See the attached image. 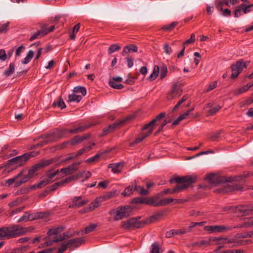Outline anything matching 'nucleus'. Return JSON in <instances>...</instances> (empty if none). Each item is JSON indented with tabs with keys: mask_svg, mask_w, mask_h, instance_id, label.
<instances>
[{
	"mask_svg": "<svg viewBox=\"0 0 253 253\" xmlns=\"http://www.w3.org/2000/svg\"><path fill=\"white\" fill-rule=\"evenodd\" d=\"M137 51L138 47L136 45L134 44H128L124 47L122 54L123 56H125L126 54L131 52H137Z\"/></svg>",
	"mask_w": 253,
	"mask_h": 253,
	"instance_id": "nucleus-22",
	"label": "nucleus"
},
{
	"mask_svg": "<svg viewBox=\"0 0 253 253\" xmlns=\"http://www.w3.org/2000/svg\"><path fill=\"white\" fill-rule=\"evenodd\" d=\"M29 231L28 228L19 225H12L0 228V240H8L25 235Z\"/></svg>",
	"mask_w": 253,
	"mask_h": 253,
	"instance_id": "nucleus-1",
	"label": "nucleus"
},
{
	"mask_svg": "<svg viewBox=\"0 0 253 253\" xmlns=\"http://www.w3.org/2000/svg\"><path fill=\"white\" fill-rule=\"evenodd\" d=\"M10 22H7L4 24H0V33H5L8 30Z\"/></svg>",
	"mask_w": 253,
	"mask_h": 253,
	"instance_id": "nucleus-46",
	"label": "nucleus"
},
{
	"mask_svg": "<svg viewBox=\"0 0 253 253\" xmlns=\"http://www.w3.org/2000/svg\"><path fill=\"white\" fill-rule=\"evenodd\" d=\"M63 227H60L49 230L47 233L48 236L52 239V240L51 241L48 242L47 244L50 245L52 244V242L56 243L59 241H61L65 240V234L63 236H60V237L58 238L52 237V236L57 235L58 234H60V232L63 230Z\"/></svg>",
	"mask_w": 253,
	"mask_h": 253,
	"instance_id": "nucleus-12",
	"label": "nucleus"
},
{
	"mask_svg": "<svg viewBox=\"0 0 253 253\" xmlns=\"http://www.w3.org/2000/svg\"><path fill=\"white\" fill-rule=\"evenodd\" d=\"M88 127L89 126L85 125L83 126H79L78 127H75L72 129H69V132L70 133L77 134L84 131V130H85L86 128Z\"/></svg>",
	"mask_w": 253,
	"mask_h": 253,
	"instance_id": "nucleus-27",
	"label": "nucleus"
},
{
	"mask_svg": "<svg viewBox=\"0 0 253 253\" xmlns=\"http://www.w3.org/2000/svg\"><path fill=\"white\" fill-rule=\"evenodd\" d=\"M114 173H119L121 171L122 168L119 163L111 164L108 166Z\"/></svg>",
	"mask_w": 253,
	"mask_h": 253,
	"instance_id": "nucleus-30",
	"label": "nucleus"
},
{
	"mask_svg": "<svg viewBox=\"0 0 253 253\" xmlns=\"http://www.w3.org/2000/svg\"><path fill=\"white\" fill-rule=\"evenodd\" d=\"M7 58V56L5 51L4 49L0 50V60L2 61H5Z\"/></svg>",
	"mask_w": 253,
	"mask_h": 253,
	"instance_id": "nucleus-62",
	"label": "nucleus"
},
{
	"mask_svg": "<svg viewBox=\"0 0 253 253\" xmlns=\"http://www.w3.org/2000/svg\"><path fill=\"white\" fill-rule=\"evenodd\" d=\"M135 191V187L133 185H129L122 192V194L124 196H128Z\"/></svg>",
	"mask_w": 253,
	"mask_h": 253,
	"instance_id": "nucleus-36",
	"label": "nucleus"
},
{
	"mask_svg": "<svg viewBox=\"0 0 253 253\" xmlns=\"http://www.w3.org/2000/svg\"><path fill=\"white\" fill-rule=\"evenodd\" d=\"M51 163V160H46L39 164H36L30 169L27 174L23 175L20 181L15 182V186H19L22 184L28 181L31 178L34 176L35 172L39 169L48 166Z\"/></svg>",
	"mask_w": 253,
	"mask_h": 253,
	"instance_id": "nucleus-5",
	"label": "nucleus"
},
{
	"mask_svg": "<svg viewBox=\"0 0 253 253\" xmlns=\"http://www.w3.org/2000/svg\"><path fill=\"white\" fill-rule=\"evenodd\" d=\"M242 188V187L238 186L237 184H227L223 188L219 189L218 190H215L214 191L218 193H228L232 191L239 190L241 189Z\"/></svg>",
	"mask_w": 253,
	"mask_h": 253,
	"instance_id": "nucleus-17",
	"label": "nucleus"
},
{
	"mask_svg": "<svg viewBox=\"0 0 253 253\" xmlns=\"http://www.w3.org/2000/svg\"><path fill=\"white\" fill-rule=\"evenodd\" d=\"M121 49V46L116 44H113L110 45L108 48L109 54H112L115 51H118Z\"/></svg>",
	"mask_w": 253,
	"mask_h": 253,
	"instance_id": "nucleus-47",
	"label": "nucleus"
},
{
	"mask_svg": "<svg viewBox=\"0 0 253 253\" xmlns=\"http://www.w3.org/2000/svg\"><path fill=\"white\" fill-rule=\"evenodd\" d=\"M216 86H217V82H216V81L213 82L212 83L208 85V86L207 89L205 90V91L206 92H209V91L213 90V89H214Z\"/></svg>",
	"mask_w": 253,
	"mask_h": 253,
	"instance_id": "nucleus-58",
	"label": "nucleus"
},
{
	"mask_svg": "<svg viewBox=\"0 0 253 253\" xmlns=\"http://www.w3.org/2000/svg\"><path fill=\"white\" fill-rule=\"evenodd\" d=\"M253 86V83L252 84H248L244 86L235 90L234 91L233 94L235 96L239 95L240 94H242L244 92L247 91L250 87Z\"/></svg>",
	"mask_w": 253,
	"mask_h": 253,
	"instance_id": "nucleus-25",
	"label": "nucleus"
},
{
	"mask_svg": "<svg viewBox=\"0 0 253 253\" xmlns=\"http://www.w3.org/2000/svg\"><path fill=\"white\" fill-rule=\"evenodd\" d=\"M206 179L211 184L217 185L218 184L224 183L226 182H232L233 181H238L237 177L220 176L214 173H210L207 175Z\"/></svg>",
	"mask_w": 253,
	"mask_h": 253,
	"instance_id": "nucleus-8",
	"label": "nucleus"
},
{
	"mask_svg": "<svg viewBox=\"0 0 253 253\" xmlns=\"http://www.w3.org/2000/svg\"><path fill=\"white\" fill-rule=\"evenodd\" d=\"M133 203L135 204H144L147 205L148 198H136L133 199Z\"/></svg>",
	"mask_w": 253,
	"mask_h": 253,
	"instance_id": "nucleus-49",
	"label": "nucleus"
},
{
	"mask_svg": "<svg viewBox=\"0 0 253 253\" xmlns=\"http://www.w3.org/2000/svg\"><path fill=\"white\" fill-rule=\"evenodd\" d=\"M52 107H58L61 109H63L66 108V106L61 97H59L57 100H55L52 105Z\"/></svg>",
	"mask_w": 253,
	"mask_h": 253,
	"instance_id": "nucleus-28",
	"label": "nucleus"
},
{
	"mask_svg": "<svg viewBox=\"0 0 253 253\" xmlns=\"http://www.w3.org/2000/svg\"><path fill=\"white\" fill-rule=\"evenodd\" d=\"M132 208L129 206L118 207L116 209L111 210L109 211V214L110 215L115 214L114 220L115 221H118L129 216L132 211Z\"/></svg>",
	"mask_w": 253,
	"mask_h": 253,
	"instance_id": "nucleus-7",
	"label": "nucleus"
},
{
	"mask_svg": "<svg viewBox=\"0 0 253 253\" xmlns=\"http://www.w3.org/2000/svg\"><path fill=\"white\" fill-rule=\"evenodd\" d=\"M34 53L32 50H29L25 58L22 60V63L23 64H28L34 56Z\"/></svg>",
	"mask_w": 253,
	"mask_h": 253,
	"instance_id": "nucleus-37",
	"label": "nucleus"
},
{
	"mask_svg": "<svg viewBox=\"0 0 253 253\" xmlns=\"http://www.w3.org/2000/svg\"><path fill=\"white\" fill-rule=\"evenodd\" d=\"M241 12H242V10H241V7H240V5L236 7L235 10L234 11V16H235V17L236 18L239 17L241 16Z\"/></svg>",
	"mask_w": 253,
	"mask_h": 253,
	"instance_id": "nucleus-64",
	"label": "nucleus"
},
{
	"mask_svg": "<svg viewBox=\"0 0 253 253\" xmlns=\"http://www.w3.org/2000/svg\"><path fill=\"white\" fill-rule=\"evenodd\" d=\"M26 171L25 170H22L20 171V172H19L18 174H17L16 175H15L14 177L12 178H10V179H7L6 180L5 182L8 185V186H10L11 185L12 183H13L14 182H16V181H17L18 180V179L21 177H22L23 176V174H24V173H25V172Z\"/></svg>",
	"mask_w": 253,
	"mask_h": 253,
	"instance_id": "nucleus-26",
	"label": "nucleus"
},
{
	"mask_svg": "<svg viewBox=\"0 0 253 253\" xmlns=\"http://www.w3.org/2000/svg\"><path fill=\"white\" fill-rule=\"evenodd\" d=\"M244 251L241 250H227L221 252L220 253H244Z\"/></svg>",
	"mask_w": 253,
	"mask_h": 253,
	"instance_id": "nucleus-60",
	"label": "nucleus"
},
{
	"mask_svg": "<svg viewBox=\"0 0 253 253\" xmlns=\"http://www.w3.org/2000/svg\"><path fill=\"white\" fill-rule=\"evenodd\" d=\"M109 85L115 89H121L124 88V85L121 84H117L115 82L110 81L109 82Z\"/></svg>",
	"mask_w": 253,
	"mask_h": 253,
	"instance_id": "nucleus-45",
	"label": "nucleus"
},
{
	"mask_svg": "<svg viewBox=\"0 0 253 253\" xmlns=\"http://www.w3.org/2000/svg\"><path fill=\"white\" fill-rule=\"evenodd\" d=\"M164 49L166 54L168 55H170L172 52L171 47L169 46L168 43H165L164 44Z\"/></svg>",
	"mask_w": 253,
	"mask_h": 253,
	"instance_id": "nucleus-56",
	"label": "nucleus"
},
{
	"mask_svg": "<svg viewBox=\"0 0 253 253\" xmlns=\"http://www.w3.org/2000/svg\"><path fill=\"white\" fill-rule=\"evenodd\" d=\"M135 191H136L138 193L141 195H147L149 194V191L145 189L143 187L135 185Z\"/></svg>",
	"mask_w": 253,
	"mask_h": 253,
	"instance_id": "nucleus-40",
	"label": "nucleus"
},
{
	"mask_svg": "<svg viewBox=\"0 0 253 253\" xmlns=\"http://www.w3.org/2000/svg\"><path fill=\"white\" fill-rule=\"evenodd\" d=\"M123 123V121L115 123L109 125L108 127L103 128L102 135H105L108 133L113 132L116 128Z\"/></svg>",
	"mask_w": 253,
	"mask_h": 253,
	"instance_id": "nucleus-20",
	"label": "nucleus"
},
{
	"mask_svg": "<svg viewBox=\"0 0 253 253\" xmlns=\"http://www.w3.org/2000/svg\"><path fill=\"white\" fill-rule=\"evenodd\" d=\"M249 63L250 62H244L243 60L241 59L233 64L231 66L232 69L231 78L233 79L236 78L242 72L243 69L247 68Z\"/></svg>",
	"mask_w": 253,
	"mask_h": 253,
	"instance_id": "nucleus-10",
	"label": "nucleus"
},
{
	"mask_svg": "<svg viewBox=\"0 0 253 253\" xmlns=\"http://www.w3.org/2000/svg\"><path fill=\"white\" fill-rule=\"evenodd\" d=\"M161 248L159 244L155 242L151 245V250L150 253H161Z\"/></svg>",
	"mask_w": 253,
	"mask_h": 253,
	"instance_id": "nucleus-39",
	"label": "nucleus"
},
{
	"mask_svg": "<svg viewBox=\"0 0 253 253\" xmlns=\"http://www.w3.org/2000/svg\"><path fill=\"white\" fill-rule=\"evenodd\" d=\"M233 229L236 228H248L247 225H246V222L245 218H244L242 221V222L238 225L235 226L234 227L232 226Z\"/></svg>",
	"mask_w": 253,
	"mask_h": 253,
	"instance_id": "nucleus-57",
	"label": "nucleus"
},
{
	"mask_svg": "<svg viewBox=\"0 0 253 253\" xmlns=\"http://www.w3.org/2000/svg\"><path fill=\"white\" fill-rule=\"evenodd\" d=\"M168 73V69L166 66H163L160 67V77L161 80H163L165 78Z\"/></svg>",
	"mask_w": 253,
	"mask_h": 253,
	"instance_id": "nucleus-42",
	"label": "nucleus"
},
{
	"mask_svg": "<svg viewBox=\"0 0 253 253\" xmlns=\"http://www.w3.org/2000/svg\"><path fill=\"white\" fill-rule=\"evenodd\" d=\"M173 194H175V192L174 191H173V188L172 189L168 188V189H165L163 191H161L160 193L158 194V195H159L160 196H163L164 195Z\"/></svg>",
	"mask_w": 253,
	"mask_h": 253,
	"instance_id": "nucleus-54",
	"label": "nucleus"
},
{
	"mask_svg": "<svg viewBox=\"0 0 253 253\" xmlns=\"http://www.w3.org/2000/svg\"><path fill=\"white\" fill-rule=\"evenodd\" d=\"M245 219L248 228L251 227H253V216L248 218H245Z\"/></svg>",
	"mask_w": 253,
	"mask_h": 253,
	"instance_id": "nucleus-59",
	"label": "nucleus"
},
{
	"mask_svg": "<svg viewBox=\"0 0 253 253\" xmlns=\"http://www.w3.org/2000/svg\"><path fill=\"white\" fill-rule=\"evenodd\" d=\"M160 67L158 65H155L153 68V72L148 78L147 80L149 81L155 80L159 76Z\"/></svg>",
	"mask_w": 253,
	"mask_h": 253,
	"instance_id": "nucleus-24",
	"label": "nucleus"
},
{
	"mask_svg": "<svg viewBox=\"0 0 253 253\" xmlns=\"http://www.w3.org/2000/svg\"><path fill=\"white\" fill-rule=\"evenodd\" d=\"M73 91L74 92H80L83 96L86 94V88L84 86H77L74 88Z\"/></svg>",
	"mask_w": 253,
	"mask_h": 253,
	"instance_id": "nucleus-43",
	"label": "nucleus"
},
{
	"mask_svg": "<svg viewBox=\"0 0 253 253\" xmlns=\"http://www.w3.org/2000/svg\"><path fill=\"white\" fill-rule=\"evenodd\" d=\"M252 205H239L235 207V211L239 212L241 215H248L252 212Z\"/></svg>",
	"mask_w": 253,
	"mask_h": 253,
	"instance_id": "nucleus-16",
	"label": "nucleus"
},
{
	"mask_svg": "<svg viewBox=\"0 0 253 253\" xmlns=\"http://www.w3.org/2000/svg\"><path fill=\"white\" fill-rule=\"evenodd\" d=\"M165 115V113H161L150 122L145 125L143 126L142 130L148 129V131L140 133L134 141L129 143V146L133 147L135 146L149 136L152 133L153 130L156 125V122L163 118Z\"/></svg>",
	"mask_w": 253,
	"mask_h": 253,
	"instance_id": "nucleus-2",
	"label": "nucleus"
},
{
	"mask_svg": "<svg viewBox=\"0 0 253 253\" xmlns=\"http://www.w3.org/2000/svg\"><path fill=\"white\" fill-rule=\"evenodd\" d=\"M80 28V24L78 23L73 28V31L69 35L71 40H74L76 38V34L77 33Z\"/></svg>",
	"mask_w": 253,
	"mask_h": 253,
	"instance_id": "nucleus-35",
	"label": "nucleus"
},
{
	"mask_svg": "<svg viewBox=\"0 0 253 253\" xmlns=\"http://www.w3.org/2000/svg\"><path fill=\"white\" fill-rule=\"evenodd\" d=\"M96 224L94 223L90 224L85 228L83 233L84 234H88L93 231L96 228Z\"/></svg>",
	"mask_w": 253,
	"mask_h": 253,
	"instance_id": "nucleus-44",
	"label": "nucleus"
},
{
	"mask_svg": "<svg viewBox=\"0 0 253 253\" xmlns=\"http://www.w3.org/2000/svg\"><path fill=\"white\" fill-rule=\"evenodd\" d=\"M116 190H112L111 191L106 193L105 194L100 197V198L102 199V201H106L114 197L116 195Z\"/></svg>",
	"mask_w": 253,
	"mask_h": 253,
	"instance_id": "nucleus-31",
	"label": "nucleus"
},
{
	"mask_svg": "<svg viewBox=\"0 0 253 253\" xmlns=\"http://www.w3.org/2000/svg\"><path fill=\"white\" fill-rule=\"evenodd\" d=\"M205 228L207 230L211 233H221L233 229V227L232 226L224 225L207 226Z\"/></svg>",
	"mask_w": 253,
	"mask_h": 253,
	"instance_id": "nucleus-14",
	"label": "nucleus"
},
{
	"mask_svg": "<svg viewBox=\"0 0 253 253\" xmlns=\"http://www.w3.org/2000/svg\"><path fill=\"white\" fill-rule=\"evenodd\" d=\"M30 221L38 219H46L48 217L49 213L48 212H35L33 213L28 214Z\"/></svg>",
	"mask_w": 253,
	"mask_h": 253,
	"instance_id": "nucleus-18",
	"label": "nucleus"
},
{
	"mask_svg": "<svg viewBox=\"0 0 253 253\" xmlns=\"http://www.w3.org/2000/svg\"><path fill=\"white\" fill-rule=\"evenodd\" d=\"M28 214V212H25V214L18 220L17 222H26L30 221Z\"/></svg>",
	"mask_w": 253,
	"mask_h": 253,
	"instance_id": "nucleus-53",
	"label": "nucleus"
},
{
	"mask_svg": "<svg viewBox=\"0 0 253 253\" xmlns=\"http://www.w3.org/2000/svg\"><path fill=\"white\" fill-rule=\"evenodd\" d=\"M84 242L83 238H73L69 240L67 242L69 248L70 249L77 248Z\"/></svg>",
	"mask_w": 253,
	"mask_h": 253,
	"instance_id": "nucleus-19",
	"label": "nucleus"
},
{
	"mask_svg": "<svg viewBox=\"0 0 253 253\" xmlns=\"http://www.w3.org/2000/svg\"><path fill=\"white\" fill-rule=\"evenodd\" d=\"M174 199L171 198H167L161 199L160 207L168 205L174 202Z\"/></svg>",
	"mask_w": 253,
	"mask_h": 253,
	"instance_id": "nucleus-41",
	"label": "nucleus"
},
{
	"mask_svg": "<svg viewBox=\"0 0 253 253\" xmlns=\"http://www.w3.org/2000/svg\"><path fill=\"white\" fill-rule=\"evenodd\" d=\"M55 29L54 26H52L49 28L47 27V25H44L42 27L41 30L34 34L30 38V41H33L36 39L41 38L49 32L53 31Z\"/></svg>",
	"mask_w": 253,
	"mask_h": 253,
	"instance_id": "nucleus-13",
	"label": "nucleus"
},
{
	"mask_svg": "<svg viewBox=\"0 0 253 253\" xmlns=\"http://www.w3.org/2000/svg\"><path fill=\"white\" fill-rule=\"evenodd\" d=\"M38 154L39 153L38 152L35 153L32 152L15 157L9 160L7 162L6 166H12L13 168H11V169L21 167L24 165L31 157H34Z\"/></svg>",
	"mask_w": 253,
	"mask_h": 253,
	"instance_id": "nucleus-6",
	"label": "nucleus"
},
{
	"mask_svg": "<svg viewBox=\"0 0 253 253\" xmlns=\"http://www.w3.org/2000/svg\"><path fill=\"white\" fill-rule=\"evenodd\" d=\"M14 71L15 65L13 63H11L8 68L4 72L3 74L5 77H9L13 74Z\"/></svg>",
	"mask_w": 253,
	"mask_h": 253,
	"instance_id": "nucleus-32",
	"label": "nucleus"
},
{
	"mask_svg": "<svg viewBox=\"0 0 253 253\" xmlns=\"http://www.w3.org/2000/svg\"><path fill=\"white\" fill-rule=\"evenodd\" d=\"M69 133V129L66 128L56 129L50 133L42 135L41 137L45 140L42 141L39 145L42 146L47 143L56 141L65 137Z\"/></svg>",
	"mask_w": 253,
	"mask_h": 253,
	"instance_id": "nucleus-3",
	"label": "nucleus"
},
{
	"mask_svg": "<svg viewBox=\"0 0 253 253\" xmlns=\"http://www.w3.org/2000/svg\"><path fill=\"white\" fill-rule=\"evenodd\" d=\"M87 200H83L82 196L75 197L72 200V204L69 206L70 208H80L87 203Z\"/></svg>",
	"mask_w": 253,
	"mask_h": 253,
	"instance_id": "nucleus-15",
	"label": "nucleus"
},
{
	"mask_svg": "<svg viewBox=\"0 0 253 253\" xmlns=\"http://www.w3.org/2000/svg\"><path fill=\"white\" fill-rule=\"evenodd\" d=\"M82 98V97L81 95H78L76 94H70L68 96V102H79Z\"/></svg>",
	"mask_w": 253,
	"mask_h": 253,
	"instance_id": "nucleus-34",
	"label": "nucleus"
},
{
	"mask_svg": "<svg viewBox=\"0 0 253 253\" xmlns=\"http://www.w3.org/2000/svg\"><path fill=\"white\" fill-rule=\"evenodd\" d=\"M98 207V203L97 202H95L93 203H91V204L89 205V207L84 209V210H81V213H84L86 212H88L89 211H91L95 209V208Z\"/></svg>",
	"mask_w": 253,
	"mask_h": 253,
	"instance_id": "nucleus-38",
	"label": "nucleus"
},
{
	"mask_svg": "<svg viewBox=\"0 0 253 253\" xmlns=\"http://www.w3.org/2000/svg\"><path fill=\"white\" fill-rule=\"evenodd\" d=\"M140 217L138 218H131L122 222V227L125 229L139 228L141 227L142 223L139 221Z\"/></svg>",
	"mask_w": 253,
	"mask_h": 253,
	"instance_id": "nucleus-11",
	"label": "nucleus"
},
{
	"mask_svg": "<svg viewBox=\"0 0 253 253\" xmlns=\"http://www.w3.org/2000/svg\"><path fill=\"white\" fill-rule=\"evenodd\" d=\"M88 137L89 135L88 134L84 135L83 136L76 135L69 141L70 145L75 146L86 139Z\"/></svg>",
	"mask_w": 253,
	"mask_h": 253,
	"instance_id": "nucleus-21",
	"label": "nucleus"
},
{
	"mask_svg": "<svg viewBox=\"0 0 253 253\" xmlns=\"http://www.w3.org/2000/svg\"><path fill=\"white\" fill-rule=\"evenodd\" d=\"M189 98V96L188 95L186 94V95H184L182 96V97L181 98V99L180 100H179L178 101V102L177 103V104L174 106V107L173 108L172 110V112H174L175 111V110H176L179 107V106L183 103L185 101H186Z\"/></svg>",
	"mask_w": 253,
	"mask_h": 253,
	"instance_id": "nucleus-33",
	"label": "nucleus"
},
{
	"mask_svg": "<svg viewBox=\"0 0 253 253\" xmlns=\"http://www.w3.org/2000/svg\"><path fill=\"white\" fill-rule=\"evenodd\" d=\"M169 182L171 183L176 182L178 184V185L173 188V191L177 194L189 187L192 183L195 182V179L190 176L176 177L171 179Z\"/></svg>",
	"mask_w": 253,
	"mask_h": 253,
	"instance_id": "nucleus-4",
	"label": "nucleus"
},
{
	"mask_svg": "<svg viewBox=\"0 0 253 253\" xmlns=\"http://www.w3.org/2000/svg\"><path fill=\"white\" fill-rule=\"evenodd\" d=\"M177 24L176 22H173L171 24L164 26L162 29L166 31H171L172 30Z\"/></svg>",
	"mask_w": 253,
	"mask_h": 253,
	"instance_id": "nucleus-51",
	"label": "nucleus"
},
{
	"mask_svg": "<svg viewBox=\"0 0 253 253\" xmlns=\"http://www.w3.org/2000/svg\"><path fill=\"white\" fill-rule=\"evenodd\" d=\"M161 199L157 196H153L148 198L147 205L155 207H160Z\"/></svg>",
	"mask_w": 253,
	"mask_h": 253,
	"instance_id": "nucleus-23",
	"label": "nucleus"
},
{
	"mask_svg": "<svg viewBox=\"0 0 253 253\" xmlns=\"http://www.w3.org/2000/svg\"><path fill=\"white\" fill-rule=\"evenodd\" d=\"M75 165V164H73L67 168L61 169L60 171L61 173L65 174L66 175L72 174L76 170V169L74 168Z\"/></svg>",
	"mask_w": 253,
	"mask_h": 253,
	"instance_id": "nucleus-29",
	"label": "nucleus"
},
{
	"mask_svg": "<svg viewBox=\"0 0 253 253\" xmlns=\"http://www.w3.org/2000/svg\"><path fill=\"white\" fill-rule=\"evenodd\" d=\"M68 145H70L69 141H65L56 145L55 148L56 150L63 149L66 148Z\"/></svg>",
	"mask_w": 253,
	"mask_h": 253,
	"instance_id": "nucleus-52",
	"label": "nucleus"
},
{
	"mask_svg": "<svg viewBox=\"0 0 253 253\" xmlns=\"http://www.w3.org/2000/svg\"><path fill=\"white\" fill-rule=\"evenodd\" d=\"M221 106L219 105H217L216 106L212 107L211 109H210L208 113L209 115H214L217 112H218L220 109Z\"/></svg>",
	"mask_w": 253,
	"mask_h": 253,
	"instance_id": "nucleus-50",
	"label": "nucleus"
},
{
	"mask_svg": "<svg viewBox=\"0 0 253 253\" xmlns=\"http://www.w3.org/2000/svg\"><path fill=\"white\" fill-rule=\"evenodd\" d=\"M99 157H100V155L98 154H97V155H95L94 156L89 158L88 159H87L85 161V162L88 163H92L93 162L96 161L98 160Z\"/></svg>",
	"mask_w": 253,
	"mask_h": 253,
	"instance_id": "nucleus-61",
	"label": "nucleus"
},
{
	"mask_svg": "<svg viewBox=\"0 0 253 253\" xmlns=\"http://www.w3.org/2000/svg\"><path fill=\"white\" fill-rule=\"evenodd\" d=\"M240 6L242 11H243L244 14H246L251 11V9L250 8L249 6L245 4H241Z\"/></svg>",
	"mask_w": 253,
	"mask_h": 253,
	"instance_id": "nucleus-55",
	"label": "nucleus"
},
{
	"mask_svg": "<svg viewBox=\"0 0 253 253\" xmlns=\"http://www.w3.org/2000/svg\"><path fill=\"white\" fill-rule=\"evenodd\" d=\"M69 248V246L67 243L63 244L58 249L57 253H63L66 249Z\"/></svg>",
	"mask_w": 253,
	"mask_h": 253,
	"instance_id": "nucleus-63",
	"label": "nucleus"
},
{
	"mask_svg": "<svg viewBox=\"0 0 253 253\" xmlns=\"http://www.w3.org/2000/svg\"><path fill=\"white\" fill-rule=\"evenodd\" d=\"M183 84L176 82L173 84L170 89L167 93V98L168 100L175 99L180 97L183 92Z\"/></svg>",
	"mask_w": 253,
	"mask_h": 253,
	"instance_id": "nucleus-9",
	"label": "nucleus"
},
{
	"mask_svg": "<svg viewBox=\"0 0 253 253\" xmlns=\"http://www.w3.org/2000/svg\"><path fill=\"white\" fill-rule=\"evenodd\" d=\"M49 182H50L49 181V180L45 178L41 180L40 182H39L37 184H35V186L39 188H41L43 186H45L46 185H47Z\"/></svg>",
	"mask_w": 253,
	"mask_h": 253,
	"instance_id": "nucleus-48",
	"label": "nucleus"
}]
</instances>
